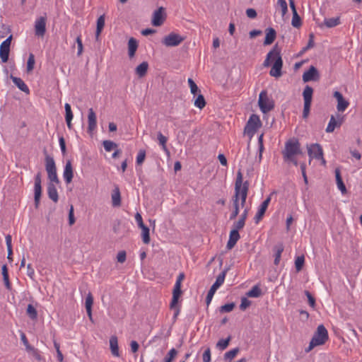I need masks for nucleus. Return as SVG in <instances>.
Listing matches in <instances>:
<instances>
[{"label":"nucleus","mask_w":362,"mask_h":362,"mask_svg":"<svg viewBox=\"0 0 362 362\" xmlns=\"http://www.w3.org/2000/svg\"><path fill=\"white\" fill-rule=\"evenodd\" d=\"M328 332L325 327L323 325H319L305 351L309 352L315 346L324 344L328 340Z\"/></svg>","instance_id":"f257e3e1"},{"label":"nucleus","mask_w":362,"mask_h":362,"mask_svg":"<svg viewBox=\"0 0 362 362\" xmlns=\"http://www.w3.org/2000/svg\"><path fill=\"white\" fill-rule=\"evenodd\" d=\"M302 153L300 144L296 139H290L285 143L284 149L282 151L284 159H291Z\"/></svg>","instance_id":"f03ea898"},{"label":"nucleus","mask_w":362,"mask_h":362,"mask_svg":"<svg viewBox=\"0 0 362 362\" xmlns=\"http://www.w3.org/2000/svg\"><path fill=\"white\" fill-rule=\"evenodd\" d=\"M45 153V170L47 173L48 179L50 182L56 184L59 183V180L57 174V168L54 158L47 153V151H44Z\"/></svg>","instance_id":"7ed1b4c3"},{"label":"nucleus","mask_w":362,"mask_h":362,"mask_svg":"<svg viewBox=\"0 0 362 362\" xmlns=\"http://www.w3.org/2000/svg\"><path fill=\"white\" fill-rule=\"evenodd\" d=\"M261 126H262V122H261V120H260L259 116L255 114H252L250 117V118L245 127L244 132L247 136L252 137Z\"/></svg>","instance_id":"20e7f679"},{"label":"nucleus","mask_w":362,"mask_h":362,"mask_svg":"<svg viewBox=\"0 0 362 362\" xmlns=\"http://www.w3.org/2000/svg\"><path fill=\"white\" fill-rule=\"evenodd\" d=\"M258 105L260 110L263 113H267L274 107V102L273 100L269 98L266 90H262L259 93Z\"/></svg>","instance_id":"39448f33"},{"label":"nucleus","mask_w":362,"mask_h":362,"mask_svg":"<svg viewBox=\"0 0 362 362\" xmlns=\"http://www.w3.org/2000/svg\"><path fill=\"white\" fill-rule=\"evenodd\" d=\"M185 40V37L175 33H170L162 40V43L166 47H176Z\"/></svg>","instance_id":"423d86ee"},{"label":"nucleus","mask_w":362,"mask_h":362,"mask_svg":"<svg viewBox=\"0 0 362 362\" xmlns=\"http://www.w3.org/2000/svg\"><path fill=\"white\" fill-rule=\"evenodd\" d=\"M42 174L38 172L35 176V185H34V202L35 207L37 209L40 205V198L42 195Z\"/></svg>","instance_id":"0eeeda50"},{"label":"nucleus","mask_w":362,"mask_h":362,"mask_svg":"<svg viewBox=\"0 0 362 362\" xmlns=\"http://www.w3.org/2000/svg\"><path fill=\"white\" fill-rule=\"evenodd\" d=\"M13 35H10L0 45V58L3 63H6L8 60L10 47Z\"/></svg>","instance_id":"6e6552de"},{"label":"nucleus","mask_w":362,"mask_h":362,"mask_svg":"<svg viewBox=\"0 0 362 362\" xmlns=\"http://www.w3.org/2000/svg\"><path fill=\"white\" fill-rule=\"evenodd\" d=\"M308 154L310 157L309 163H311L312 159H319L323 156V150L320 144H312L310 146H307Z\"/></svg>","instance_id":"1a4fd4ad"},{"label":"nucleus","mask_w":362,"mask_h":362,"mask_svg":"<svg viewBox=\"0 0 362 362\" xmlns=\"http://www.w3.org/2000/svg\"><path fill=\"white\" fill-rule=\"evenodd\" d=\"M283 66V60L281 56V53L276 52V57L274 62L273 66L269 71V74L272 76L279 78L282 75L281 69Z\"/></svg>","instance_id":"9d476101"},{"label":"nucleus","mask_w":362,"mask_h":362,"mask_svg":"<svg viewBox=\"0 0 362 362\" xmlns=\"http://www.w3.org/2000/svg\"><path fill=\"white\" fill-rule=\"evenodd\" d=\"M319 79V71L314 66H310L308 70L304 72L303 75V81L305 83L309 81H317Z\"/></svg>","instance_id":"9b49d317"},{"label":"nucleus","mask_w":362,"mask_h":362,"mask_svg":"<svg viewBox=\"0 0 362 362\" xmlns=\"http://www.w3.org/2000/svg\"><path fill=\"white\" fill-rule=\"evenodd\" d=\"M239 185L237 184L236 189H235V194L232 197V202L233 206V211L230 215V220L235 219L239 214V200H240V192H239Z\"/></svg>","instance_id":"f8f14e48"},{"label":"nucleus","mask_w":362,"mask_h":362,"mask_svg":"<svg viewBox=\"0 0 362 362\" xmlns=\"http://www.w3.org/2000/svg\"><path fill=\"white\" fill-rule=\"evenodd\" d=\"M46 16H40L35 23V35L43 37L46 32Z\"/></svg>","instance_id":"ddd939ff"},{"label":"nucleus","mask_w":362,"mask_h":362,"mask_svg":"<svg viewBox=\"0 0 362 362\" xmlns=\"http://www.w3.org/2000/svg\"><path fill=\"white\" fill-rule=\"evenodd\" d=\"M271 201V194L261 204L254 218L255 222L258 223L263 218Z\"/></svg>","instance_id":"4468645a"},{"label":"nucleus","mask_w":362,"mask_h":362,"mask_svg":"<svg viewBox=\"0 0 362 362\" xmlns=\"http://www.w3.org/2000/svg\"><path fill=\"white\" fill-rule=\"evenodd\" d=\"M164 11V8L161 6L154 11L151 21L153 26H160L165 21Z\"/></svg>","instance_id":"2eb2a0df"},{"label":"nucleus","mask_w":362,"mask_h":362,"mask_svg":"<svg viewBox=\"0 0 362 362\" xmlns=\"http://www.w3.org/2000/svg\"><path fill=\"white\" fill-rule=\"evenodd\" d=\"M237 184H238L240 187V194H247L249 189V182L245 181V182H243V174L240 170H239L237 173V177L235 182V189H236Z\"/></svg>","instance_id":"dca6fc26"},{"label":"nucleus","mask_w":362,"mask_h":362,"mask_svg":"<svg viewBox=\"0 0 362 362\" xmlns=\"http://www.w3.org/2000/svg\"><path fill=\"white\" fill-rule=\"evenodd\" d=\"M182 293V291L181 290V285L175 284L174 286L173 290V297L171 302L170 303V308L174 309L176 308V305L178 304L179 298L181 296Z\"/></svg>","instance_id":"f3484780"},{"label":"nucleus","mask_w":362,"mask_h":362,"mask_svg":"<svg viewBox=\"0 0 362 362\" xmlns=\"http://www.w3.org/2000/svg\"><path fill=\"white\" fill-rule=\"evenodd\" d=\"M63 177L66 184L71 182L74 177V170L71 160H67L64 166Z\"/></svg>","instance_id":"a211bd4d"},{"label":"nucleus","mask_w":362,"mask_h":362,"mask_svg":"<svg viewBox=\"0 0 362 362\" xmlns=\"http://www.w3.org/2000/svg\"><path fill=\"white\" fill-rule=\"evenodd\" d=\"M276 52L281 53V49L279 47L277 44H276L272 50L267 54L263 64L264 66H269L272 62H274L275 57H276Z\"/></svg>","instance_id":"6ab92c4d"},{"label":"nucleus","mask_w":362,"mask_h":362,"mask_svg":"<svg viewBox=\"0 0 362 362\" xmlns=\"http://www.w3.org/2000/svg\"><path fill=\"white\" fill-rule=\"evenodd\" d=\"M110 349L111 354L113 356L119 357L120 353L119 351L118 339L115 335H112L110 338Z\"/></svg>","instance_id":"aec40b11"},{"label":"nucleus","mask_w":362,"mask_h":362,"mask_svg":"<svg viewBox=\"0 0 362 362\" xmlns=\"http://www.w3.org/2000/svg\"><path fill=\"white\" fill-rule=\"evenodd\" d=\"M240 238L239 232L236 230H231L230 232L229 240L227 243L226 247L228 250H231L234 247L238 240Z\"/></svg>","instance_id":"412c9836"},{"label":"nucleus","mask_w":362,"mask_h":362,"mask_svg":"<svg viewBox=\"0 0 362 362\" xmlns=\"http://www.w3.org/2000/svg\"><path fill=\"white\" fill-rule=\"evenodd\" d=\"M265 39L264 41V45H269L273 43L276 37V32L273 28H267L265 30Z\"/></svg>","instance_id":"4be33fe9"},{"label":"nucleus","mask_w":362,"mask_h":362,"mask_svg":"<svg viewBox=\"0 0 362 362\" xmlns=\"http://www.w3.org/2000/svg\"><path fill=\"white\" fill-rule=\"evenodd\" d=\"M88 132H90L95 129L96 125H97L96 115H95V112L93 111V108H90L88 110Z\"/></svg>","instance_id":"5701e85b"},{"label":"nucleus","mask_w":362,"mask_h":362,"mask_svg":"<svg viewBox=\"0 0 362 362\" xmlns=\"http://www.w3.org/2000/svg\"><path fill=\"white\" fill-rule=\"evenodd\" d=\"M54 182H49L47 185V194L49 198L57 203L59 200V195Z\"/></svg>","instance_id":"b1692460"},{"label":"nucleus","mask_w":362,"mask_h":362,"mask_svg":"<svg viewBox=\"0 0 362 362\" xmlns=\"http://www.w3.org/2000/svg\"><path fill=\"white\" fill-rule=\"evenodd\" d=\"M334 173H335L336 182H337L338 189L341 191L342 194H346L347 189H346V187L342 180L340 170L339 168H336Z\"/></svg>","instance_id":"393cba45"},{"label":"nucleus","mask_w":362,"mask_h":362,"mask_svg":"<svg viewBox=\"0 0 362 362\" xmlns=\"http://www.w3.org/2000/svg\"><path fill=\"white\" fill-rule=\"evenodd\" d=\"M284 250V246L282 243H279L274 245L273 250L274 252V264L278 265L281 260V254Z\"/></svg>","instance_id":"a878e982"},{"label":"nucleus","mask_w":362,"mask_h":362,"mask_svg":"<svg viewBox=\"0 0 362 362\" xmlns=\"http://www.w3.org/2000/svg\"><path fill=\"white\" fill-rule=\"evenodd\" d=\"M93 297L91 294V293H88V294L86 296V303H85V306H86V313H87V315L89 317V320L93 322V317H92V306H93Z\"/></svg>","instance_id":"bb28decb"},{"label":"nucleus","mask_w":362,"mask_h":362,"mask_svg":"<svg viewBox=\"0 0 362 362\" xmlns=\"http://www.w3.org/2000/svg\"><path fill=\"white\" fill-rule=\"evenodd\" d=\"M11 78L13 83L23 92L25 93H29L30 90L27 85L24 83V81L18 77L11 76Z\"/></svg>","instance_id":"cd10ccee"},{"label":"nucleus","mask_w":362,"mask_h":362,"mask_svg":"<svg viewBox=\"0 0 362 362\" xmlns=\"http://www.w3.org/2000/svg\"><path fill=\"white\" fill-rule=\"evenodd\" d=\"M137 48V40L134 37H130L128 41V54L130 58H132L135 55Z\"/></svg>","instance_id":"c85d7f7f"},{"label":"nucleus","mask_w":362,"mask_h":362,"mask_svg":"<svg viewBox=\"0 0 362 362\" xmlns=\"http://www.w3.org/2000/svg\"><path fill=\"white\" fill-rule=\"evenodd\" d=\"M148 69V64L147 62H143L136 68V74L139 77L142 78L146 76Z\"/></svg>","instance_id":"c756f323"},{"label":"nucleus","mask_w":362,"mask_h":362,"mask_svg":"<svg viewBox=\"0 0 362 362\" xmlns=\"http://www.w3.org/2000/svg\"><path fill=\"white\" fill-rule=\"evenodd\" d=\"M313 88L310 86H306L303 92L304 103H312Z\"/></svg>","instance_id":"7c9ffc66"},{"label":"nucleus","mask_w":362,"mask_h":362,"mask_svg":"<svg viewBox=\"0 0 362 362\" xmlns=\"http://www.w3.org/2000/svg\"><path fill=\"white\" fill-rule=\"evenodd\" d=\"M105 26V15L100 16L97 20V26L95 31V39L98 40L99 36Z\"/></svg>","instance_id":"2f4dec72"},{"label":"nucleus","mask_w":362,"mask_h":362,"mask_svg":"<svg viewBox=\"0 0 362 362\" xmlns=\"http://www.w3.org/2000/svg\"><path fill=\"white\" fill-rule=\"evenodd\" d=\"M342 123V121H336L333 115L331 116L330 120L328 123V125L326 128V132L331 133L333 132L335 127H340Z\"/></svg>","instance_id":"473e14b6"},{"label":"nucleus","mask_w":362,"mask_h":362,"mask_svg":"<svg viewBox=\"0 0 362 362\" xmlns=\"http://www.w3.org/2000/svg\"><path fill=\"white\" fill-rule=\"evenodd\" d=\"M112 202L113 206H119L121 205V195L118 187H116L112 194Z\"/></svg>","instance_id":"72a5a7b5"},{"label":"nucleus","mask_w":362,"mask_h":362,"mask_svg":"<svg viewBox=\"0 0 362 362\" xmlns=\"http://www.w3.org/2000/svg\"><path fill=\"white\" fill-rule=\"evenodd\" d=\"M228 270V268H226L221 273H220L216 277V281L212 286L218 288L223 284Z\"/></svg>","instance_id":"f704fd0d"},{"label":"nucleus","mask_w":362,"mask_h":362,"mask_svg":"<svg viewBox=\"0 0 362 362\" xmlns=\"http://www.w3.org/2000/svg\"><path fill=\"white\" fill-rule=\"evenodd\" d=\"M262 291L258 285L254 286L247 293L250 298H258L262 296Z\"/></svg>","instance_id":"c9c22d12"},{"label":"nucleus","mask_w":362,"mask_h":362,"mask_svg":"<svg viewBox=\"0 0 362 362\" xmlns=\"http://www.w3.org/2000/svg\"><path fill=\"white\" fill-rule=\"evenodd\" d=\"M340 24L339 17L326 18L324 21V25L327 28H334Z\"/></svg>","instance_id":"e433bc0d"},{"label":"nucleus","mask_w":362,"mask_h":362,"mask_svg":"<svg viewBox=\"0 0 362 362\" xmlns=\"http://www.w3.org/2000/svg\"><path fill=\"white\" fill-rule=\"evenodd\" d=\"M142 230L141 236L142 240L144 244H148L150 243V234H149V228L145 225L140 228Z\"/></svg>","instance_id":"4c0bfd02"},{"label":"nucleus","mask_w":362,"mask_h":362,"mask_svg":"<svg viewBox=\"0 0 362 362\" xmlns=\"http://www.w3.org/2000/svg\"><path fill=\"white\" fill-rule=\"evenodd\" d=\"M206 100L202 94H199L194 100V105L200 110L203 109L206 106Z\"/></svg>","instance_id":"58836bf2"},{"label":"nucleus","mask_w":362,"mask_h":362,"mask_svg":"<svg viewBox=\"0 0 362 362\" xmlns=\"http://www.w3.org/2000/svg\"><path fill=\"white\" fill-rule=\"evenodd\" d=\"M157 136H158V140L159 141V144L162 146V148L163 149V151H165L167 153H169V151L166 146V143L168 141L167 137L165 136L164 135H163V134L160 132H158Z\"/></svg>","instance_id":"ea45409f"},{"label":"nucleus","mask_w":362,"mask_h":362,"mask_svg":"<svg viewBox=\"0 0 362 362\" xmlns=\"http://www.w3.org/2000/svg\"><path fill=\"white\" fill-rule=\"evenodd\" d=\"M230 340L231 336H228L226 339H220L216 344L217 348H218L220 350L226 349L229 345Z\"/></svg>","instance_id":"a19ab883"},{"label":"nucleus","mask_w":362,"mask_h":362,"mask_svg":"<svg viewBox=\"0 0 362 362\" xmlns=\"http://www.w3.org/2000/svg\"><path fill=\"white\" fill-rule=\"evenodd\" d=\"M27 315L31 320H36L37 317V312L32 304H28L26 310Z\"/></svg>","instance_id":"79ce46f5"},{"label":"nucleus","mask_w":362,"mask_h":362,"mask_svg":"<svg viewBox=\"0 0 362 362\" xmlns=\"http://www.w3.org/2000/svg\"><path fill=\"white\" fill-rule=\"evenodd\" d=\"M103 147L105 150L107 152L111 151L113 149L117 148V144L112 141L110 140H105L103 142Z\"/></svg>","instance_id":"37998d69"},{"label":"nucleus","mask_w":362,"mask_h":362,"mask_svg":"<svg viewBox=\"0 0 362 362\" xmlns=\"http://www.w3.org/2000/svg\"><path fill=\"white\" fill-rule=\"evenodd\" d=\"M240 349L238 347H236L232 350H230L225 353L224 354V359L225 360H232L233 359L237 354L239 353Z\"/></svg>","instance_id":"c03bdc74"},{"label":"nucleus","mask_w":362,"mask_h":362,"mask_svg":"<svg viewBox=\"0 0 362 362\" xmlns=\"http://www.w3.org/2000/svg\"><path fill=\"white\" fill-rule=\"evenodd\" d=\"M305 262L304 255L298 256L295 260V267L297 272H299L303 267Z\"/></svg>","instance_id":"a18cd8bd"},{"label":"nucleus","mask_w":362,"mask_h":362,"mask_svg":"<svg viewBox=\"0 0 362 362\" xmlns=\"http://www.w3.org/2000/svg\"><path fill=\"white\" fill-rule=\"evenodd\" d=\"M291 25L294 27V28H300L302 25V21H301V18L299 16V15L298 14V12L296 13H293V17H292V21H291Z\"/></svg>","instance_id":"49530a36"},{"label":"nucleus","mask_w":362,"mask_h":362,"mask_svg":"<svg viewBox=\"0 0 362 362\" xmlns=\"http://www.w3.org/2000/svg\"><path fill=\"white\" fill-rule=\"evenodd\" d=\"M349 103L344 98L337 102V108L339 112H344L349 106Z\"/></svg>","instance_id":"de8ad7c7"},{"label":"nucleus","mask_w":362,"mask_h":362,"mask_svg":"<svg viewBox=\"0 0 362 362\" xmlns=\"http://www.w3.org/2000/svg\"><path fill=\"white\" fill-rule=\"evenodd\" d=\"M235 306V303H226L219 308L220 313H230Z\"/></svg>","instance_id":"09e8293b"},{"label":"nucleus","mask_w":362,"mask_h":362,"mask_svg":"<svg viewBox=\"0 0 362 362\" xmlns=\"http://www.w3.org/2000/svg\"><path fill=\"white\" fill-rule=\"evenodd\" d=\"M27 351L30 353L37 361H42V358L40 354V351L35 349L34 346L30 347Z\"/></svg>","instance_id":"8fccbe9b"},{"label":"nucleus","mask_w":362,"mask_h":362,"mask_svg":"<svg viewBox=\"0 0 362 362\" xmlns=\"http://www.w3.org/2000/svg\"><path fill=\"white\" fill-rule=\"evenodd\" d=\"M177 351L175 349H171L164 358V362H172V361L177 356Z\"/></svg>","instance_id":"3c124183"},{"label":"nucleus","mask_w":362,"mask_h":362,"mask_svg":"<svg viewBox=\"0 0 362 362\" xmlns=\"http://www.w3.org/2000/svg\"><path fill=\"white\" fill-rule=\"evenodd\" d=\"M187 82H188V84L189 86L191 93L194 95H196L199 91L200 92L198 86H197L195 82L192 78H188Z\"/></svg>","instance_id":"603ef678"},{"label":"nucleus","mask_w":362,"mask_h":362,"mask_svg":"<svg viewBox=\"0 0 362 362\" xmlns=\"http://www.w3.org/2000/svg\"><path fill=\"white\" fill-rule=\"evenodd\" d=\"M218 288H216L215 286H211L209 291H208V293H207V296L206 297V303L207 305H209L213 298V296L215 293V292L216 291Z\"/></svg>","instance_id":"864d4df0"},{"label":"nucleus","mask_w":362,"mask_h":362,"mask_svg":"<svg viewBox=\"0 0 362 362\" xmlns=\"http://www.w3.org/2000/svg\"><path fill=\"white\" fill-rule=\"evenodd\" d=\"M35 65V56L33 54L30 53L28 57V59L27 62V71H31L34 69Z\"/></svg>","instance_id":"5fc2aeb1"},{"label":"nucleus","mask_w":362,"mask_h":362,"mask_svg":"<svg viewBox=\"0 0 362 362\" xmlns=\"http://www.w3.org/2000/svg\"><path fill=\"white\" fill-rule=\"evenodd\" d=\"M65 108V120H72L73 119V112L71 111V105L69 103H66L64 105Z\"/></svg>","instance_id":"6e6d98bb"},{"label":"nucleus","mask_w":362,"mask_h":362,"mask_svg":"<svg viewBox=\"0 0 362 362\" xmlns=\"http://www.w3.org/2000/svg\"><path fill=\"white\" fill-rule=\"evenodd\" d=\"M277 5L281 8V14L284 16L288 11V6L286 0H278Z\"/></svg>","instance_id":"4d7b16f0"},{"label":"nucleus","mask_w":362,"mask_h":362,"mask_svg":"<svg viewBox=\"0 0 362 362\" xmlns=\"http://www.w3.org/2000/svg\"><path fill=\"white\" fill-rule=\"evenodd\" d=\"M304 293L308 298L310 306L313 308H315L316 305L315 298L312 296V294L308 291H305Z\"/></svg>","instance_id":"13d9d810"},{"label":"nucleus","mask_w":362,"mask_h":362,"mask_svg":"<svg viewBox=\"0 0 362 362\" xmlns=\"http://www.w3.org/2000/svg\"><path fill=\"white\" fill-rule=\"evenodd\" d=\"M251 305V301L246 297L241 298V303L240 305V309L241 310H245Z\"/></svg>","instance_id":"bf43d9fd"},{"label":"nucleus","mask_w":362,"mask_h":362,"mask_svg":"<svg viewBox=\"0 0 362 362\" xmlns=\"http://www.w3.org/2000/svg\"><path fill=\"white\" fill-rule=\"evenodd\" d=\"M146 157V151L144 150H140L137 157H136V163L138 165L142 164Z\"/></svg>","instance_id":"052dcab7"},{"label":"nucleus","mask_w":362,"mask_h":362,"mask_svg":"<svg viewBox=\"0 0 362 362\" xmlns=\"http://www.w3.org/2000/svg\"><path fill=\"white\" fill-rule=\"evenodd\" d=\"M245 221H243V219H240L235 222L233 225V230H236L237 231H238L239 230L242 229L244 226H245Z\"/></svg>","instance_id":"680f3d73"},{"label":"nucleus","mask_w":362,"mask_h":362,"mask_svg":"<svg viewBox=\"0 0 362 362\" xmlns=\"http://www.w3.org/2000/svg\"><path fill=\"white\" fill-rule=\"evenodd\" d=\"M75 217L74 214V206L73 205H71L69 211V224L70 226H72L75 223Z\"/></svg>","instance_id":"e2e57ef3"},{"label":"nucleus","mask_w":362,"mask_h":362,"mask_svg":"<svg viewBox=\"0 0 362 362\" xmlns=\"http://www.w3.org/2000/svg\"><path fill=\"white\" fill-rule=\"evenodd\" d=\"M311 103H304L303 111V117L304 119L307 118L309 115L310 110Z\"/></svg>","instance_id":"0e129e2a"},{"label":"nucleus","mask_w":362,"mask_h":362,"mask_svg":"<svg viewBox=\"0 0 362 362\" xmlns=\"http://www.w3.org/2000/svg\"><path fill=\"white\" fill-rule=\"evenodd\" d=\"M21 339L23 342V344H24V346H25V350L27 351L30 347H31L32 346L29 344L28 342V340L24 332H21Z\"/></svg>","instance_id":"69168bd1"},{"label":"nucleus","mask_w":362,"mask_h":362,"mask_svg":"<svg viewBox=\"0 0 362 362\" xmlns=\"http://www.w3.org/2000/svg\"><path fill=\"white\" fill-rule=\"evenodd\" d=\"M59 146L61 148V151L62 154L64 156L66 153V143L65 139L63 136L59 137Z\"/></svg>","instance_id":"338daca9"},{"label":"nucleus","mask_w":362,"mask_h":362,"mask_svg":"<svg viewBox=\"0 0 362 362\" xmlns=\"http://www.w3.org/2000/svg\"><path fill=\"white\" fill-rule=\"evenodd\" d=\"M203 361L204 362H210L211 361V351L209 348H207L203 354Z\"/></svg>","instance_id":"774afa93"}]
</instances>
